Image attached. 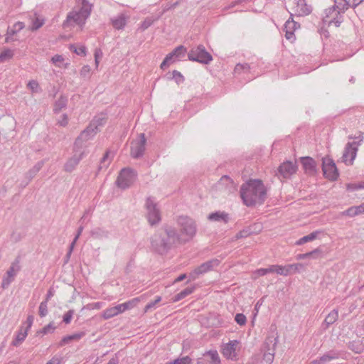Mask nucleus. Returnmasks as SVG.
Masks as SVG:
<instances>
[{
	"label": "nucleus",
	"mask_w": 364,
	"mask_h": 364,
	"mask_svg": "<svg viewBox=\"0 0 364 364\" xmlns=\"http://www.w3.org/2000/svg\"><path fill=\"white\" fill-rule=\"evenodd\" d=\"M185 242L186 240L177 232L175 228L164 224L152 236L151 245L154 251L159 255H164L177 245Z\"/></svg>",
	"instance_id": "nucleus-1"
},
{
	"label": "nucleus",
	"mask_w": 364,
	"mask_h": 364,
	"mask_svg": "<svg viewBox=\"0 0 364 364\" xmlns=\"http://www.w3.org/2000/svg\"><path fill=\"white\" fill-rule=\"evenodd\" d=\"M240 194L246 206H255L264 202L267 189L261 180L250 179L241 186Z\"/></svg>",
	"instance_id": "nucleus-2"
},
{
	"label": "nucleus",
	"mask_w": 364,
	"mask_h": 364,
	"mask_svg": "<svg viewBox=\"0 0 364 364\" xmlns=\"http://www.w3.org/2000/svg\"><path fill=\"white\" fill-rule=\"evenodd\" d=\"M146 210V218L151 226H156L161 221V211L156 201L153 196L146 198L144 203Z\"/></svg>",
	"instance_id": "nucleus-3"
},
{
	"label": "nucleus",
	"mask_w": 364,
	"mask_h": 364,
	"mask_svg": "<svg viewBox=\"0 0 364 364\" xmlns=\"http://www.w3.org/2000/svg\"><path fill=\"white\" fill-rule=\"evenodd\" d=\"M188 58L191 61L208 65L213 60V57L203 45L193 46L188 53Z\"/></svg>",
	"instance_id": "nucleus-4"
},
{
	"label": "nucleus",
	"mask_w": 364,
	"mask_h": 364,
	"mask_svg": "<svg viewBox=\"0 0 364 364\" xmlns=\"http://www.w3.org/2000/svg\"><path fill=\"white\" fill-rule=\"evenodd\" d=\"M176 222L181 228V232L187 237L186 241L195 235L196 232V225L192 218L188 216L181 215L178 217ZM183 240H185V238H183Z\"/></svg>",
	"instance_id": "nucleus-5"
},
{
	"label": "nucleus",
	"mask_w": 364,
	"mask_h": 364,
	"mask_svg": "<svg viewBox=\"0 0 364 364\" xmlns=\"http://www.w3.org/2000/svg\"><path fill=\"white\" fill-rule=\"evenodd\" d=\"M136 178V172L131 168H123L117 179V185L122 189H126L131 186Z\"/></svg>",
	"instance_id": "nucleus-6"
},
{
	"label": "nucleus",
	"mask_w": 364,
	"mask_h": 364,
	"mask_svg": "<svg viewBox=\"0 0 364 364\" xmlns=\"http://www.w3.org/2000/svg\"><path fill=\"white\" fill-rule=\"evenodd\" d=\"M322 171L326 178L334 181L339 176L338 170L333 160L329 157L322 159Z\"/></svg>",
	"instance_id": "nucleus-7"
},
{
	"label": "nucleus",
	"mask_w": 364,
	"mask_h": 364,
	"mask_svg": "<svg viewBox=\"0 0 364 364\" xmlns=\"http://www.w3.org/2000/svg\"><path fill=\"white\" fill-rule=\"evenodd\" d=\"M146 143V139L144 133L139 134V139L131 142L130 154L132 158L139 159L144 155Z\"/></svg>",
	"instance_id": "nucleus-8"
},
{
	"label": "nucleus",
	"mask_w": 364,
	"mask_h": 364,
	"mask_svg": "<svg viewBox=\"0 0 364 364\" xmlns=\"http://www.w3.org/2000/svg\"><path fill=\"white\" fill-rule=\"evenodd\" d=\"M96 134L97 130L88 125L75 139L73 147L74 151L77 152L80 150L85 146V143L91 139Z\"/></svg>",
	"instance_id": "nucleus-9"
},
{
	"label": "nucleus",
	"mask_w": 364,
	"mask_h": 364,
	"mask_svg": "<svg viewBox=\"0 0 364 364\" xmlns=\"http://www.w3.org/2000/svg\"><path fill=\"white\" fill-rule=\"evenodd\" d=\"M220 264V260L218 259H213L210 260H208L203 264H201L200 266L195 268L191 273H190V278L193 280L196 279L199 275L203 274L209 271H211L213 269L214 267H218Z\"/></svg>",
	"instance_id": "nucleus-10"
},
{
	"label": "nucleus",
	"mask_w": 364,
	"mask_h": 364,
	"mask_svg": "<svg viewBox=\"0 0 364 364\" xmlns=\"http://www.w3.org/2000/svg\"><path fill=\"white\" fill-rule=\"evenodd\" d=\"M19 258L17 257L12 263L9 269L6 272V274L4 276L1 287L3 289H7L11 283L14 280V277L17 272H18L21 269V267L19 265Z\"/></svg>",
	"instance_id": "nucleus-11"
},
{
	"label": "nucleus",
	"mask_w": 364,
	"mask_h": 364,
	"mask_svg": "<svg viewBox=\"0 0 364 364\" xmlns=\"http://www.w3.org/2000/svg\"><path fill=\"white\" fill-rule=\"evenodd\" d=\"M358 146V144L355 141L348 142L346 144L342 156L343 161L346 165L353 164L357 155Z\"/></svg>",
	"instance_id": "nucleus-12"
},
{
	"label": "nucleus",
	"mask_w": 364,
	"mask_h": 364,
	"mask_svg": "<svg viewBox=\"0 0 364 364\" xmlns=\"http://www.w3.org/2000/svg\"><path fill=\"white\" fill-rule=\"evenodd\" d=\"M300 161L306 174L309 176H314L317 173V164L314 159L309 156H305L301 157Z\"/></svg>",
	"instance_id": "nucleus-13"
},
{
	"label": "nucleus",
	"mask_w": 364,
	"mask_h": 364,
	"mask_svg": "<svg viewBox=\"0 0 364 364\" xmlns=\"http://www.w3.org/2000/svg\"><path fill=\"white\" fill-rule=\"evenodd\" d=\"M296 171V166L291 161L282 164L278 168V173L284 178L290 177Z\"/></svg>",
	"instance_id": "nucleus-14"
},
{
	"label": "nucleus",
	"mask_w": 364,
	"mask_h": 364,
	"mask_svg": "<svg viewBox=\"0 0 364 364\" xmlns=\"http://www.w3.org/2000/svg\"><path fill=\"white\" fill-rule=\"evenodd\" d=\"M238 344L239 342L236 340L230 341L223 348V355L229 359H235L237 357L236 347Z\"/></svg>",
	"instance_id": "nucleus-15"
},
{
	"label": "nucleus",
	"mask_w": 364,
	"mask_h": 364,
	"mask_svg": "<svg viewBox=\"0 0 364 364\" xmlns=\"http://www.w3.org/2000/svg\"><path fill=\"white\" fill-rule=\"evenodd\" d=\"M311 11L312 6L307 4L306 0H296V14L298 16H307L310 14Z\"/></svg>",
	"instance_id": "nucleus-16"
},
{
	"label": "nucleus",
	"mask_w": 364,
	"mask_h": 364,
	"mask_svg": "<svg viewBox=\"0 0 364 364\" xmlns=\"http://www.w3.org/2000/svg\"><path fill=\"white\" fill-rule=\"evenodd\" d=\"M84 156V151L80 152L79 155L74 154L71 158H70L64 166V169L66 172H72L75 167L78 165L80 161L82 159Z\"/></svg>",
	"instance_id": "nucleus-17"
},
{
	"label": "nucleus",
	"mask_w": 364,
	"mask_h": 364,
	"mask_svg": "<svg viewBox=\"0 0 364 364\" xmlns=\"http://www.w3.org/2000/svg\"><path fill=\"white\" fill-rule=\"evenodd\" d=\"M343 352L341 350H338L336 349H332L327 352H326L322 356H321V360L323 361V363H329L333 360H337L341 358H343Z\"/></svg>",
	"instance_id": "nucleus-18"
},
{
	"label": "nucleus",
	"mask_w": 364,
	"mask_h": 364,
	"mask_svg": "<svg viewBox=\"0 0 364 364\" xmlns=\"http://www.w3.org/2000/svg\"><path fill=\"white\" fill-rule=\"evenodd\" d=\"M208 220L215 222H223L224 223H228L230 220L229 214L224 211H216L212 213L208 216Z\"/></svg>",
	"instance_id": "nucleus-19"
},
{
	"label": "nucleus",
	"mask_w": 364,
	"mask_h": 364,
	"mask_svg": "<svg viewBox=\"0 0 364 364\" xmlns=\"http://www.w3.org/2000/svg\"><path fill=\"white\" fill-rule=\"evenodd\" d=\"M43 165V162L39 161L32 168H31L26 174V181L23 184H21V186L26 187L28 183L34 178L37 173L41 169Z\"/></svg>",
	"instance_id": "nucleus-20"
},
{
	"label": "nucleus",
	"mask_w": 364,
	"mask_h": 364,
	"mask_svg": "<svg viewBox=\"0 0 364 364\" xmlns=\"http://www.w3.org/2000/svg\"><path fill=\"white\" fill-rule=\"evenodd\" d=\"M338 318V312L336 309L332 310L325 318L322 327L324 330L327 329L330 325L334 323Z\"/></svg>",
	"instance_id": "nucleus-21"
},
{
	"label": "nucleus",
	"mask_w": 364,
	"mask_h": 364,
	"mask_svg": "<svg viewBox=\"0 0 364 364\" xmlns=\"http://www.w3.org/2000/svg\"><path fill=\"white\" fill-rule=\"evenodd\" d=\"M107 122V117L105 114H101L94 117V119L90 123V126L92 127L97 132L99 131V127L103 126Z\"/></svg>",
	"instance_id": "nucleus-22"
},
{
	"label": "nucleus",
	"mask_w": 364,
	"mask_h": 364,
	"mask_svg": "<svg viewBox=\"0 0 364 364\" xmlns=\"http://www.w3.org/2000/svg\"><path fill=\"white\" fill-rule=\"evenodd\" d=\"M67 21H73L77 24H82L85 23L86 19L81 16V14L79 11H71L67 16Z\"/></svg>",
	"instance_id": "nucleus-23"
},
{
	"label": "nucleus",
	"mask_w": 364,
	"mask_h": 364,
	"mask_svg": "<svg viewBox=\"0 0 364 364\" xmlns=\"http://www.w3.org/2000/svg\"><path fill=\"white\" fill-rule=\"evenodd\" d=\"M68 105V97L65 95H60L59 99L55 101L53 107V112L55 114L59 113L63 109L65 108Z\"/></svg>",
	"instance_id": "nucleus-24"
},
{
	"label": "nucleus",
	"mask_w": 364,
	"mask_h": 364,
	"mask_svg": "<svg viewBox=\"0 0 364 364\" xmlns=\"http://www.w3.org/2000/svg\"><path fill=\"white\" fill-rule=\"evenodd\" d=\"M348 348L355 353L360 354L364 350V343L360 341H353L348 343Z\"/></svg>",
	"instance_id": "nucleus-25"
},
{
	"label": "nucleus",
	"mask_w": 364,
	"mask_h": 364,
	"mask_svg": "<svg viewBox=\"0 0 364 364\" xmlns=\"http://www.w3.org/2000/svg\"><path fill=\"white\" fill-rule=\"evenodd\" d=\"M112 26L116 29H122L127 23V18L124 14H120L115 18H112Z\"/></svg>",
	"instance_id": "nucleus-26"
},
{
	"label": "nucleus",
	"mask_w": 364,
	"mask_h": 364,
	"mask_svg": "<svg viewBox=\"0 0 364 364\" xmlns=\"http://www.w3.org/2000/svg\"><path fill=\"white\" fill-rule=\"evenodd\" d=\"M92 6V4L87 0H82L81 7L78 10L81 14V16L87 19L90 15Z\"/></svg>",
	"instance_id": "nucleus-27"
},
{
	"label": "nucleus",
	"mask_w": 364,
	"mask_h": 364,
	"mask_svg": "<svg viewBox=\"0 0 364 364\" xmlns=\"http://www.w3.org/2000/svg\"><path fill=\"white\" fill-rule=\"evenodd\" d=\"M304 265L301 263L290 264L285 265L286 275L293 274L296 272H300L304 269Z\"/></svg>",
	"instance_id": "nucleus-28"
},
{
	"label": "nucleus",
	"mask_w": 364,
	"mask_h": 364,
	"mask_svg": "<svg viewBox=\"0 0 364 364\" xmlns=\"http://www.w3.org/2000/svg\"><path fill=\"white\" fill-rule=\"evenodd\" d=\"M195 289V287H188L186 289H183L181 291H180L178 294H176L173 297V301L177 302L180 300L186 298L187 296L190 295L193 292Z\"/></svg>",
	"instance_id": "nucleus-29"
},
{
	"label": "nucleus",
	"mask_w": 364,
	"mask_h": 364,
	"mask_svg": "<svg viewBox=\"0 0 364 364\" xmlns=\"http://www.w3.org/2000/svg\"><path fill=\"white\" fill-rule=\"evenodd\" d=\"M319 233H320L319 231H317V230L314 231V232H311L310 234L305 235V236L302 237L301 238H300L299 240H298L295 244L296 245H301L304 243L311 242V241L314 240L315 239H316V237Z\"/></svg>",
	"instance_id": "nucleus-30"
},
{
	"label": "nucleus",
	"mask_w": 364,
	"mask_h": 364,
	"mask_svg": "<svg viewBox=\"0 0 364 364\" xmlns=\"http://www.w3.org/2000/svg\"><path fill=\"white\" fill-rule=\"evenodd\" d=\"M28 335V330L23 329L22 328L18 331L17 335L15 339L12 341V345L14 346H18L21 343H22Z\"/></svg>",
	"instance_id": "nucleus-31"
},
{
	"label": "nucleus",
	"mask_w": 364,
	"mask_h": 364,
	"mask_svg": "<svg viewBox=\"0 0 364 364\" xmlns=\"http://www.w3.org/2000/svg\"><path fill=\"white\" fill-rule=\"evenodd\" d=\"M204 356L211 364H219L220 362L219 355L216 350L208 351L204 354Z\"/></svg>",
	"instance_id": "nucleus-32"
},
{
	"label": "nucleus",
	"mask_w": 364,
	"mask_h": 364,
	"mask_svg": "<svg viewBox=\"0 0 364 364\" xmlns=\"http://www.w3.org/2000/svg\"><path fill=\"white\" fill-rule=\"evenodd\" d=\"M108 235V231L100 228H96L91 231V235L95 239L107 237Z\"/></svg>",
	"instance_id": "nucleus-33"
},
{
	"label": "nucleus",
	"mask_w": 364,
	"mask_h": 364,
	"mask_svg": "<svg viewBox=\"0 0 364 364\" xmlns=\"http://www.w3.org/2000/svg\"><path fill=\"white\" fill-rule=\"evenodd\" d=\"M25 27V24L23 22L18 21L15 23L11 28L9 27L7 31L9 32L10 35H16L20 31H21Z\"/></svg>",
	"instance_id": "nucleus-34"
},
{
	"label": "nucleus",
	"mask_w": 364,
	"mask_h": 364,
	"mask_svg": "<svg viewBox=\"0 0 364 364\" xmlns=\"http://www.w3.org/2000/svg\"><path fill=\"white\" fill-rule=\"evenodd\" d=\"M299 27V23L293 20L292 14H291V17L286 21L284 24V30L294 31Z\"/></svg>",
	"instance_id": "nucleus-35"
},
{
	"label": "nucleus",
	"mask_w": 364,
	"mask_h": 364,
	"mask_svg": "<svg viewBox=\"0 0 364 364\" xmlns=\"http://www.w3.org/2000/svg\"><path fill=\"white\" fill-rule=\"evenodd\" d=\"M269 273H276L279 275L287 276L285 272V266H281L277 264L269 266Z\"/></svg>",
	"instance_id": "nucleus-36"
},
{
	"label": "nucleus",
	"mask_w": 364,
	"mask_h": 364,
	"mask_svg": "<svg viewBox=\"0 0 364 364\" xmlns=\"http://www.w3.org/2000/svg\"><path fill=\"white\" fill-rule=\"evenodd\" d=\"M14 55V51L9 48L4 49L0 53V63H4L5 61L11 59Z\"/></svg>",
	"instance_id": "nucleus-37"
},
{
	"label": "nucleus",
	"mask_w": 364,
	"mask_h": 364,
	"mask_svg": "<svg viewBox=\"0 0 364 364\" xmlns=\"http://www.w3.org/2000/svg\"><path fill=\"white\" fill-rule=\"evenodd\" d=\"M186 53V48L183 46H177L173 50V54H174V57L176 60H179L181 58H183Z\"/></svg>",
	"instance_id": "nucleus-38"
},
{
	"label": "nucleus",
	"mask_w": 364,
	"mask_h": 364,
	"mask_svg": "<svg viewBox=\"0 0 364 364\" xmlns=\"http://www.w3.org/2000/svg\"><path fill=\"white\" fill-rule=\"evenodd\" d=\"M334 6L337 9L338 14H343L350 6H346V2L343 1H338V3H334Z\"/></svg>",
	"instance_id": "nucleus-39"
},
{
	"label": "nucleus",
	"mask_w": 364,
	"mask_h": 364,
	"mask_svg": "<svg viewBox=\"0 0 364 364\" xmlns=\"http://www.w3.org/2000/svg\"><path fill=\"white\" fill-rule=\"evenodd\" d=\"M43 24H44V19L36 16V17H35V18H33L32 20V25L31 27V30L32 31H36L38 28H40Z\"/></svg>",
	"instance_id": "nucleus-40"
},
{
	"label": "nucleus",
	"mask_w": 364,
	"mask_h": 364,
	"mask_svg": "<svg viewBox=\"0 0 364 364\" xmlns=\"http://www.w3.org/2000/svg\"><path fill=\"white\" fill-rule=\"evenodd\" d=\"M250 69V66L247 63H244V64L237 63L235 67L234 72H235V73L240 74L242 72H245V73L248 72Z\"/></svg>",
	"instance_id": "nucleus-41"
},
{
	"label": "nucleus",
	"mask_w": 364,
	"mask_h": 364,
	"mask_svg": "<svg viewBox=\"0 0 364 364\" xmlns=\"http://www.w3.org/2000/svg\"><path fill=\"white\" fill-rule=\"evenodd\" d=\"M191 359L188 356H184L182 358H178L173 361L168 362L167 364H191Z\"/></svg>",
	"instance_id": "nucleus-42"
},
{
	"label": "nucleus",
	"mask_w": 364,
	"mask_h": 364,
	"mask_svg": "<svg viewBox=\"0 0 364 364\" xmlns=\"http://www.w3.org/2000/svg\"><path fill=\"white\" fill-rule=\"evenodd\" d=\"M115 316H117V314H116L114 306L105 309L102 313V317L104 319H106V320L109 319Z\"/></svg>",
	"instance_id": "nucleus-43"
},
{
	"label": "nucleus",
	"mask_w": 364,
	"mask_h": 364,
	"mask_svg": "<svg viewBox=\"0 0 364 364\" xmlns=\"http://www.w3.org/2000/svg\"><path fill=\"white\" fill-rule=\"evenodd\" d=\"M56 327L53 325V322H50L45 327H43L41 331H39L38 333H42L43 335H46L48 333H53Z\"/></svg>",
	"instance_id": "nucleus-44"
},
{
	"label": "nucleus",
	"mask_w": 364,
	"mask_h": 364,
	"mask_svg": "<svg viewBox=\"0 0 364 364\" xmlns=\"http://www.w3.org/2000/svg\"><path fill=\"white\" fill-rule=\"evenodd\" d=\"M309 258L311 259H318L323 257V251L320 248H316L311 252H308Z\"/></svg>",
	"instance_id": "nucleus-45"
},
{
	"label": "nucleus",
	"mask_w": 364,
	"mask_h": 364,
	"mask_svg": "<svg viewBox=\"0 0 364 364\" xmlns=\"http://www.w3.org/2000/svg\"><path fill=\"white\" fill-rule=\"evenodd\" d=\"M109 151H107L105 154H104L103 157L102 158L100 161V164L99 166V171L102 170V168H107L109 161H107L109 158Z\"/></svg>",
	"instance_id": "nucleus-46"
},
{
	"label": "nucleus",
	"mask_w": 364,
	"mask_h": 364,
	"mask_svg": "<svg viewBox=\"0 0 364 364\" xmlns=\"http://www.w3.org/2000/svg\"><path fill=\"white\" fill-rule=\"evenodd\" d=\"M39 316L44 317L48 314V302L43 301L39 306L38 310Z\"/></svg>",
	"instance_id": "nucleus-47"
},
{
	"label": "nucleus",
	"mask_w": 364,
	"mask_h": 364,
	"mask_svg": "<svg viewBox=\"0 0 364 364\" xmlns=\"http://www.w3.org/2000/svg\"><path fill=\"white\" fill-rule=\"evenodd\" d=\"M235 321L238 325L244 326L247 322V318L243 314L237 313L235 316Z\"/></svg>",
	"instance_id": "nucleus-48"
},
{
	"label": "nucleus",
	"mask_w": 364,
	"mask_h": 364,
	"mask_svg": "<svg viewBox=\"0 0 364 364\" xmlns=\"http://www.w3.org/2000/svg\"><path fill=\"white\" fill-rule=\"evenodd\" d=\"M341 215L353 218L358 215V212H356L355 206H351L347 210L343 211Z\"/></svg>",
	"instance_id": "nucleus-49"
},
{
	"label": "nucleus",
	"mask_w": 364,
	"mask_h": 364,
	"mask_svg": "<svg viewBox=\"0 0 364 364\" xmlns=\"http://www.w3.org/2000/svg\"><path fill=\"white\" fill-rule=\"evenodd\" d=\"M161 301V296H156L154 301H150V302H149V303L146 305V306H145V308H144V311H145V312H147L149 310H150V309H151L154 308V307H155V306H156L158 303H159Z\"/></svg>",
	"instance_id": "nucleus-50"
},
{
	"label": "nucleus",
	"mask_w": 364,
	"mask_h": 364,
	"mask_svg": "<svg viewBox=\"0 0 364 364\" xmlns=\"http://www.w3.org/2000/svg\"><path fill=\"white\" fill-rule=\"evenodd\" d=\"M172 78L175 80L177 84H180L184 81L182 74L178 70H173L172 73Z\"/></svg>",
	"instance_id": "nucleus-51"
},
{
	"label": "nucleus",
	"mask_w": 364,
	"mask_h": 364,
	"mask_svg": "<svg viewBox=\"0 0 364 364\" xmlns=\"http://www.w3.org/2000/svg\"><path fill=\"white\" fill-rule=\"evenodd\" d=\"M28 87L32 91V92H39V85L37 81L31 80L28 82L27 85Z\"/></svg>",
	"instance_id": "nucleus-52"
},
{
	"label": "nucleus",
	"mask_w": 364,
	"mask_h": 364,
	"mask_svg": "<svg viewBox=\"0 0 364 364\" xmlns=\"http://www.w3.org/2000/svg\"><path fill=\"white\" fill-rule=\"evenodd\" d=\"M74 310L71 309V310H69L64 315H63V321L66 323V324H68L70 323L71 321V319L73 318V316L74 314Z\"/></svg>",
	"instance_id": "nucleus-53"
},
{
	"label": "nucleus",
	"mask_w": 364,
	"mask_h": 364,
	"mask_svg": "<svg viewBox=\"0 0 364 364\" xmlns=\"http://www.w3.org/2000/svg\"><path fill=\"white\" fill-rule=\"evenodd\" d=\"M139 301V299L138 298H134L132 300H129L125 303H123L122 304L126 306V310L131 309L133 307H134L138 302Z\"/></svg>",
	"instance_id": "nucleus-54"
},
{
	"label": "nucleus",
	"mask_w": 364,
	"mask_h": 364,
	"mask_svg": "<svg viewBox=\"0 0 364 364\" xmlns=\"http://www.w3.org/2000/svg\"><path fill=\"white\" fill-rule=\"evenodd\" d=\"M274 355V353H265L263 356L264 364H272Z\"/></svg>",
	"instance_id": "nucleus-55"
},
{
	"label": "nucleus",
	"mask_w": 364,
	"mask_h": 364,
	"mask_svg": "<svg viewBox=\"0 0 364 364\" xmlns=\"http://www.w3.org/2000/svg\"><path fill=\"white\" fill-rule=\"evenodd\" d=\"M154 23V20L151 18H146L142 23H141V28L144 31L146 29H147L149 26H151L152 25V23Z\"/></svg>",
	"instance_id": "nucleus-56"
},
{
	"label": "nucleus",
	"mask_w": 364,
	"mask_h": 364,
	"mask_svg": "<svg viewBox=\"0 0 364 364\" xmlns=\"http://www.w3.org/2000/svg\"><path fill=\"white\" fill-rule=\"evenodd\" d=\"M342 21L343 19L341 14H338V13H336V16L333 17V18L331 21L330 23H333L336 27H338L340 26Z\"/></svg>",
	"instance_id": "nucleus-57"
},
{
	"label": "nucleus",
	"mask_w": 364,
	"mask_h": 364,
	"mask_svg": "<svg viewBox=\"0 0 364 364\" xmlns=\"http://www.w3.org/2000/svg\"><path fill=\"white\" fill-rule=\"evenodd\" d=\"M68 124V117L66 114H63L61 116V118L58 120V124H59L61 127H66Z\"/></svg>",
	"instance_id": "nucleus-58"
},
{
	"label": "nucleus",
	"mask_w": 364,
	"mask_h": 364,
	"mask_svg": "<svg viewBox=\"0 0 364 364\" xmlns=\"http://www.w3.org/2000/svg\"><path fill=\"white\" fill-rule=\"evenodd\" d=\"M250 233H251V231L249 229H244V230H240L239 232L237 233L236 237L237 239L246 237L248 235H250Z\"/></svg>",
	"instance_id": "nucleus-59"
},
{
	"label": "nucleus",
	"mask_w": 364,
	"mask_h": 364,
	"mask_svg": "<svg viewBox=\"0 0 364 364\" xmlns=\"http://www.w3.org/2000/svg\"><path fill=\"white\" fill-rule=\"evenodd\" d=\"M73 49V52H75L77 55H85L86 49L84 46H80L79 48H75L74 46H71V50Z\"/></svg>",
	"instance_id": "nucleus-60"
},
{
	"label": "nucleus",
	"mask_w": 364,
	"mask_h": 364,
	"mask_svg": "<svg viewBox=\"0 0 364 364\" xmlns=\"http://www.w3.org/2000/svg\"><path fill=\"white\" fill-rule=\"evenodd\" d=\"M63 58L62 57V55H54L51 60L52 62L56 65V66H58L60 67V65L59 63H62L63 61Z\"/></svg>",
	"instance_id": "nucleus-61"
},
{
	"label": "nucleus",
	"mask_w": 364,
	"mask_h": 364,
	"mask_svg": "<svg viewBox=\"0 0 364 364\" xmlns=\"http://www.w3.org/2000/svg\"><path fill=\"white\" fill-rule=\"evenodd\" d=\"M102 53L101 50L96 49L95 52V62L96 67L98 66L100 59L102 58Z\"/></svg>",
	"instance_id": "nucleus-62"
},
{
	"label": "nucleus",
	"mask_w": 364,
	"mask_h": 364,
	"mask_svg": "<svg viewBox=\"0 0 364 364\" xmlns=\"http://www.w3.org/2000/svg\"><path fill=\"white\" fill-rule=\"evenodd\" d=\"M90 70L91 69L89 65H84L80 70V75L83 77H87L89 75Z\"/></svg>",
	"instance_id": "nucleus-63"
},
{
	"label": "nucleus",
	"mask_w": 364,
	"mask_h": 364,
	"mask_svg": "<svg viewBox=\"0 0 364 364\" xmlns=\"http://www.w3.org/2000/svg\"><path fill=\"white\" fill-rule=\"evenodd\" d=\"M61 360V358L55 355L46 364H60Z\"/></svg>",
	"instance_id": "nucleus-64"
}]
</instances>
